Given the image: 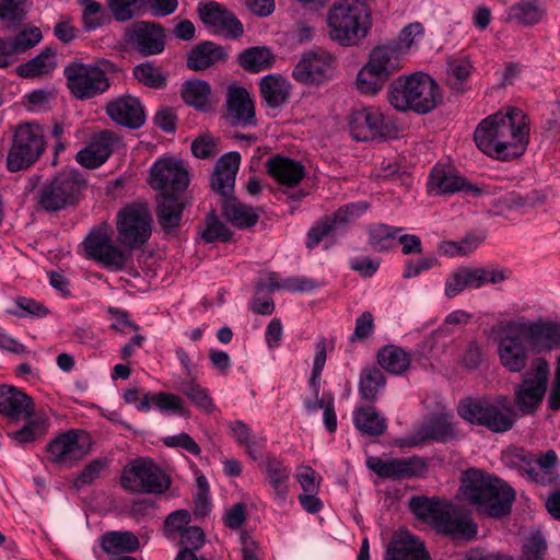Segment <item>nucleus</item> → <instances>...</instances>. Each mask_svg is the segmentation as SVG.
Returning a JSON list of instances; mask_svg holds the SVG:
<instances>
[{
    "instance_id": "e433bc0d",
    "label": "nucleus",
    "mask_w": 560,
    "mask_h": 560,
    "mask_svg": "<svg viewBox=\"0 0 560 560\" xmlns=\"http://www.w3.org/2000/svg\"><path fill=\"white\" fill-rule=\"evenodd\" d=\"M229 429L234 440L245 448L249 457L254 460L261 458L262 451L266 447L265 438L255 436L250 427L242 420L230 422Z\"/></svg>"
},
{
    "instance_id": "4d7b16f0",
    "label": "nucleus",
    "mask_w": 560,
    "mask_h": 560,
    "mask_svg": "<svg viewBox=\"0 0 560 560\" xmlns=\"http://www.w3.org/2000/svg\"><path fill=\"white\" fill-rule=\"evenodd\" d=\"M368 209V203L363 201L353 202L339 208L332 215H327L334 220L335 228L338 230L343 229L349 222L359 218Z\"/></svg>"
},
{
    "instance_id": "cd10ccee",
    "label": "nucleus",
    "mask_w": 560,
    "mask_h": 560,
    "mask_svg": "<svg viewBox=\"0 0 560 560\" xmlns=\"http://www.w3.org/2000/svg\"><path fill=\"white\" fill-rule=\"evenodd\" d=\"M0 413L12 419H30L34 416L33 399L13 386H0Z\"/></svg>"
},
{
    "instance_id": "dca6fc26",
    "label": "nucleus",
    "mask_w": 560,
    "mask_h": 560,
    "mask_svg": "<svg viewBox=\"0 0 560 560\" xmlns=\"http://www.w3.org/2000/svg\"><path fill=\"white\" fill-rule=\"evenodd\" d=\"M84 249L90 258L110 271L124 270L131 260L130 254L113 243L105 228H97L90 232L84 240Z\"/></svg>"
},
{
    "instance_id": "7c9ffc66",
    "label": "nucleus",
    "mask_w": 560,
    "mask_h": 560,
    "mask_svg": "<svg viewBox=\"0 0 560 560\" xmlns=\"http://www.w3.org/2000/svg\"><path fill=\"white\" fill-rule=\"evenodd\" d=\"M226 105L229 117L235 125H256L254 102L245 88L231 86L226 93Z\"/></svg>"
},
{
    "instance_id": "72a5a7b5",
    "label": "nucleus",
    "mask_w": 560,
    "mask_h": 560,
    "mask_svg": "<svg viewBox=\"0 0 560 560\" xmlns=\"http://www.w3.org/2000/svg\"><path fill=\"white\" fill-rule=\"evenodd\" d=\"M266 168L272 178L288 187L298 185L305 175L304 166L300 162L282 155L269 158Z\"/></svg>"
},
{
    "instance_id": "423d86ee",
    "label": "nucleus",
    "mask_w": 560,
    "mask_h": 560,
    "mask_svg": "<svg viewBox=\"0 0 560 560\" xmlns=\"http://www.w3.org/2000/svg\"><path fill=\"white\" fill-rule=\"evenodd\" d=\"M119 71L118 67L107 60L95 62H71L65 67L63 74L71 94L78 100H90L107 92L110 79Z\"/></svg>"
},
{
    "instance_id": "b1692460",
    "label": "nucleus",
    "mask_w": 560,
    "mask_h": 560,
    "mask_svg": "<svg viewBox=\"0 0 560 560\" xmlns=\"http://www.w3.org/2000/svg\"><path fill=\"white\" fill-rule=\"evenodd\" d=\"M198 12L201 21L214 27L218 34L226 37H237L243 33V25L236 16L214 1L200 4Z\"/></svg>"
},
{
    "instance_id": "20e7f679",
    "label": "nucleus",
    "mask_w": 560,
    "mask_h": 560,
    "mask_svg": "<svg viewBox=\"0 0 560 560\" xmlns=\"http://www.w3.org/2000/svg\"><path fill=\"white\" fill-rule=\"evenodd\" d=\"M441 100L436 82L425 73L399 77L389 86L388 102L399 112H432Z\"/></svg>"
},
{
    "instance_id": "0e129e2a",
    "label": "nucleus",
    "mask_w": 560,
    "mask_h": 560,
    "mask_svg": "<svg viewBox=\"0 0 560 560\" xmlns=\"http://www.w3.org/2000/svg\"><path fill=\"white\" fill-rule=\"evenodd\" d=\"M423 31L424 30L422 24L411 23L400 31L397 40L389 43L392 45L398 46L400 51L405 55L406 51L422 37Z\"/></svg>"
},
{
    "instance_id": "4c0bfd02",
    "label": "nucleus",
    "mask_w": 560,
    "mask_h": 560,
    "mask_svg": "<svg viewBox=\"0 0 560 560\" xmlns=\"http://www.w3.org/2000/svg\"><path fill=\"white\" fill-rule=\"evenodd\" d=\"M183 203L170 194H160L158 197L156 217L162 229L170 233L180 223Z\"/></svg>"
},
{
    "instance_id": "f257e3e1",
    "label": "nucleus",
    "mask_w": 560,
    "mask_h": 560,
    "mask_svg": "<svg viewBox=\"0 0 560 560\" xmlns=\"http://www.w3.org/2000/svg\"><path fill=\"white\" fill-rule=\"evenodd\" d=\"M530 122L526 113L505 106L483 118L474 132L477 148L486 155L508 161L524 154L529 143Z\"/></svg>"
},
{
    "instance_id": "e2e57ef3",
    "label": "nucleus",
    "mask_w": 560,
    "mask_h": 560,
    "mask_svg": "<svg viewBox=\"0 0 560 560\" xmlns=\"http://www.w3.org/2000/svg\"><path fill=\"white\" fill-rule=\"evenodd\" d=\"M337 232L334 220L327 215L319 220L307 233L306 246L312 249L316 247L326 236Z\"/></svg>"
},
{
    "instance_id": "393cba45",
    "label": "nucleus",
    "mask_w": 560,
    "mask_h": 560,
    "mask_svg": "<svg viewBox=\"0 0 560 560\" xmlns=\"http://www.w3.org/2000/svg\"><path fill=\"white\" fill-rule=\"evenodd\" d=\"M116 140V135L113 131H101L92 137L88 145L77 153V162L91 170L103 165L110 156Z\"/></svg>"
},
{
    "instance_id": "bb28decb",
    "label": "nucleus",
    "mask_w": 560,
    "mask_h": 560,
    "mask_svg": "<svg viewBox=\"0 0 560 560\" xmlns=\"http://www.w3.org/2000/svg\"><path fill=\"white\" fill-rule=\"evenodd\" d=\"M386 560H429L424 544L408 530L395 534L386 550Z\"/></svg>"
},
{
    "instance_id": "864d4df0",
    "label": "nucleus",
    "mask_w": 560,
    "mask_h": 560,
    "mask_svg": "<svg viewBox=\"0 0 560 560\" xmlns=\"http://www.w3.org/2000/svg\"><path fill=\"white\" fill-rule=\"evenodd\" d=\"M133 77L140 83L152 89H162L166 85L165 75L152 62H143L133 68Z\"/></svg>"
},
{
    "instance_id": "a878e982",
    "label": "nucleus",
    "mask_w": 560,
    "mask_h": 560,
    "mask_svg": "<svg viewBox=\"0 0 560 560\" xmlns=\"http://www.w3.org/2000/svg\"><path fill=\"white\" fill-rule=\"evenodd\" d=\"M130 42L143 56L161 54L165 47L163 28L150 22H138L130 33Z\"/></svg>"
},
{
    "instance_id": "c85d7f7f",
    "label": "nucleus",
    "mask_w": 560,
    "mask_h": 560,
    "mask_svg": "<svg viewBox=\"0 0 560 560\" xmlns=\"http://www.w3.org/2000/svg\"><path fill=\"white\" fill-rule=\"evenodd\" d=\"M40 39L42 33L37 27L23 30L13 37L0 38V68L13 63L20 54L34 47Z\"/></svg>"
},
{
    "instance_id": "f704fd0d",
    "label": "nucleus",
    "mask_w": 560,
    "mask_h": 560,
    "mask_svg": "<svg viewBox=\"0 0 560 560\" xmlns=\"http://www.w3.org/2000/svg\"><path fill=\"white\" fill-rule=\"evenodd\" d=\"M352 420L355 429L368 436H380L387 429L386 418L373 406L357 407Z\"/></svg>"
},
{
    "instance_id": "39448f33",
    "label": "nucleus",
    "mask_w": 560,
    "mask_h": 560,
    "mask_svg": "<svg viewBox=\"0 0 560 560\" xmlns=\"http://www.w3.org/2000/svg\"><path fill=\"white\" fill-rule=\"evenodd\" d=\"M370 12L363 0H342L327 13L329 37L341 46H353L369 32Z\"/></svg>"
},
{
    "instance_id": "f3484780",
    "label": "nucleus",
    "mask_w": 560,
    "mask_h": 560,
    "mask_svg": "<svg viewBox=\"0 0 560 560\" xmlns=\"http://www.w3.org/2000/svg\"><path fill=\"white\" fill-rule=\"evenodd\" d=\"M515 322L514 328L524 335L533 353L539 354L560 348V324L525 317L516 318Z\"/></svg>"
},
{
    "instance_id": "ddd939ff",
    "label": "nucleus",
    "mask_w": 560,
    "mask_h": 560,
    "mask_svg": "<svg viewBox=\"0 0 560 560\" xmlns=\"http://www.w3.org/2000/svg\"><path fill=\"white\" fill-rule=\"evenodd\" d=\"M515 319L498 325V349L500 364L510 373H520L526 366L530 349L524 335L514 328Z\"/></svg>"
},
{
    "instance_id": "338daca9",
    "label": "nucleus",
    "mask_w": 560,
    "mask_h": 560,
    "mask_svg": "<svg viewBox=\"0 0 560 560\" xmlns=\"http://www.w3.org/2000/svg\"><path fill=\"white\" fill-rule=\"evenodd\" d=\"M546 548L547 544L542 535L532 534L524 542L522 560H544Z\"/></svg>"
},
{
    "instance_id": "473e14b6",
    "label": "nucleus",
    "mask_w": 560,
    "mask_h": 560,
    "mask_svg": "<svg viewBox=\"0 0 560 560\" xmlns=\"http://www.w3.org/2000/svg\"><path fill=\"white\" fill-rule=\"evenodd\" d=\"M467 187L466 179L448 164L435 165L430 174L428 189L436 195L454 194Z\"/></svg>"
},
{
    "instance_id": "603ef678",
    "label": "nucleus",
    "mask_w": 560,
    "mask_h": 560,
    "mask_svg": "<svg viewBox=\"0 0 560 560\" xmlns=\"http://www.w3.org/2000/svg\"><path fill=\"white\" fill-rule=\"evenodd\" d=\"M30 5V0H0V20L11 27L23 20Z\"/></svg>"
},
{
    "instance_id": "f03ea898",
    "label": "nucleus",
    "mask_w": 560,
    "mask_h": 560,
    "mask_svg": "<svg viewBox=\"0 0 560 560\" xmlns=\"http://www.w3.org/2000/svg\"><path fill=\"white\" fill-rule=\"evenodd\" d=\"M460 493L477 510L491 517H500L511 510L514 490L499 478L470 468L463 474Z\"/></svg>"
},
{
    "instance_id": "ea45409f",
    "label": "nucleus",
    "mask_w": 560,
    "mask_h": 560,
    "mask_svg": "<svg viewBox=\"0 0 560 560\" xmlns=\"http://www.w3.org/2000/svg\"><path fill=\"white\" fill-rule=\"evenodd\" d=\"M140 546L138 537L128 530H113L105 533L101 538L104 552L112 556L136 551Z\"/></svg>"
},
{
    "instance_id": "3c124183",
    "label": "nucleus",
    "mask_w": 560,
    "mask_h": 560,
    "mask_svg": "<svg viewBox=\"0 0 560 560\" xmlns=\"http://www.w3.org/2000/svg\"><path fill=\"white\" fill-rule=\"evenodd\" d=\"M544 12V8L538 3L532 1H521L510 8L508 18L510 21L529 25L540 21Z\"/></svg>"
},
{
    "instance_id": "a19ab883",
    "label": "nucleus",
    "mask_w": 560,
    "mask_h": 560,
    "mask_svg": "<svg viewBox=\"0 0 560 560\" xmlns=\"http://www.w3.org/2000/svg\"><path fill=\"white\" fill-rule=\"evenodd\" d=\"M377 361L387 372L399 375L408 370L410 354L400 347L387 345L378 351Z\"/></svg>"
},
{
    "instance_id": "09e8293b",
    "label": "nucleus",
    "mask_w": 560,
    "mask_h": 560,
    "mask_svg": "<svg viewBox=\"0 0 560 560\" xmlns=\"http://www.w3.org/2000/svg\"><path fill=\"white\" fill-rule=\"evenodd\" d=\"M210 85L206 81H188L184 85L182 96L187 105L207 110L210 107Z\"/></svg>"
},
{
    "instance_id": "37998d69",
    "label": "nucleus",
    "mask_w": 560,
    "mask_h": 560,
    "mask_svg": "<svg viewBox=\"0 0 560 560\" xmlns=\"http://www.w3.org/2000/svg\"><path fill=\"white\" fill-rule=\"evenodd\" d=\"M223 214L228 221L240 229H247L255 225L259 219L258 211L236 200L225 203Z\"/></svg>"
},
{
    "instance_id": "9d476101",
    "label": "nucleus",
    "mask_w": 560,
    "mask_h": 560,
    "mask_svg": "<svg viewBox=\"0 0 560 560\" xmlns=\"http://www.w3.org/2000/svg\"><path fill=\"white\" fill-rule=\"evenodd\" d=\"M46 147L44 129L38 124H21L16 127L7 156V167L18 172L31 166L42 155Z\"/></svg>"
},
{
    "instance_id": "4468645a",
    "label": "nucleus",
    "mask_w": 560,
    "mask_h": 560,
    "mask_svg": "<svg viewBox=\"0 0 560 560\" xmlns=\"http://www.w3.org/2000/svg\"><path fill=\"white\" fill-rule=\"evenodd\" d=\"M349 127L352 137L358 141L396 138L398 135V128L394 120L385 117L376 107L353 110L350 115Z\"/></svg>"
},
{
    "instance_id": "bf43d9fd",
    "label": "nucleus",
    "mask_w": 560,
    "mask_h": 560,
    "mask_svg": "<svg viewBox=\"0 0 560 560\" xmlns=\"http://www.w3.org/2000/svg\"><path fill=\"white\" fill-rule=\"evenodd\" d=\"M232 233L229 228L222 223L215 214H209L206 219V229L201 234V237L207 243L215 241L226 242L231 238Z\"/></svg>"
},
{
    "instance_id": "5fc2aeb1",
    "label": "nucleus",
    "mask_w": 560,
    "mask_h": 560,
    "mask_svg": "<svg viewBox=\"0 0 560 560\" xmlns=\"http://www.w3.org/2000/svg\"><path fill=\"white\" fill-rule=\"evenodd\" d=\"M26 423L22 429L9 433V436L18 444L24 445L33 442L36 438L43 435L46 432L47 420L45 418L38 419H25Z\"/></svg>"
},
{
    "instance_id": "1a4fd4ad",
    "label": "nucleus",
    "mask_w": 560,
    "mask_h": 560,
    "mask_svg": "<svg viewBox=\"0 0 560 560\" xmlns=\"http://www.w3.org/2000/svg\"><path fill=\"white\" fill-rule=\"evenodd\" d=\"M83 187L84 180L77 171H62L39 187L37 205L48 212L59 211L74 205Z\"/></svg>"
},
{
    "instance_id": "6e6552de",
    "label": "nucleus",
    "mask_w": 560,
    "mask_h": 560,
    "mask_svg": "<svg viewBox=\"0 0 560 560\" xmlns=\"http://www.w3.org/2000/svg\"><path fill=\"white\" fill-rule=\"evenodd\" d=\"M404 54L390 43L378 45L370 52L369 61L357 77V86L364 94H376L401 67Z\"/></svg>"
},
{
    "instance_id": "8fccbe9b",
    "label": "nucleus",
    "mask_w": 560,
    "mask_h": 560,
    "mask_svg": "<svg viewBox=\"0 0 560 560\" xmlns=\"http://www.w3.org/2000/svg\"><path fill=\"white\" fill-rule=\"evenodd\" d=\"M238 61L244 69L259 72L271 66L272 55L265 47H250L240 54Z\"/></svg>"
},
{
    "instance_id": "052dcab7",
    "label": "nucleus",
    "mask_w": 560,
    "mask_h": 560,
    "mask_svg": "<svg viewBox=\"0 0 560 560\" xmlns=\"http://www.w3.org/2000/svg\"><path fill=\"white\" fill-rule=\"evenodd\" d=\"M151 405L165 413L182 415L184 411L183 399L179 396L170 393H158L152 395L150 400V406Z\"/></svg>"
},
{
    "instance_id": "c03bdc74",
    "label": "nucleus",
    "mask_w": 560,
    "mask_h": 560,
    "mask_svg": "<svg viewBox=\"0 0 560 560\" xmlns=\"http://www.w3.org/2000/svg\"><path fill=\"white\" fill-rule=\"evenodd\" d=\"M386 380L377 368H365L359 380V393L362 399L375 401L380 392L385 387Z\"/></svg>"
},
{
    "instance_id": "774afa93",
    "label": "nucleus",
    "mask_w": 560,
    "mask_h": 560,
    "mask_svg": "<svg viewBox=\"0 0 560 560\" xmlns=\"http://www.w3.org/2000/svg\"><path fill=\"white\" fill-rule=\"evenodd\" d=\"M480 273V288L486 284H499L508 280L512 276L509 268L500 267L498 265H489L479 267Z\"/></svg>"
},
{
    "instance_id": "7ed1b4c3",
    "label": "nucleus",
    "mask_w": 560,
    "mask_h": 560,
    "mask_svg": "<svg viewBox=\"0 0 560 560\" xmlns=\"http://www.w3.org/2000/svg\"><path fill=\"white\" fill-rule=\"evenodd\" d=\"M409 509L415 517L438 532L455 538L471 539L477 535V525L462 510L435 498L412 497Z\"/></svg>"
},
{
    "instance_id": "2f4dec72",
    "label": "nucleus",
    "mask_w": 560,
    "mask_h": 560,
    "mask_svg": "<svg viewBox=\"0 0 560 560\" xmlns=\"http://www.w3.org/2000/svg\"><path fill=\"white\" fill-rule=\"evenodd\" d=\"M265 471L272 489L271 498L279 506H284L289 494L290 467L281 459L268 456L265 460Z\"/></svg>"
},
{
    "instance_id": "2eb2a0df",
    "label": "nucleus",
    "mask_w": 560,
    "mask_h": 560,
    "mask_svg": "<svg viewBox=\"0 0 560 560\" xmlns=\"http://www.w3.org/2000/svg\"><path fill=\"white\" fill-rule=\"evenodd\" d=\"M549 374V364L545 359L533 360L530 371L524 374L522 383L515 389V404L523 413L533 412L541 402Z\"/></svg>"
},
{
    "instance_id": "c756f323",
    "label": "nucleus",
    "mask_w": 560,
    "mask_h": 560,
    "mask_svg": "<svg viewBox=\"0 0 560 560\" xmlns=\"http://www.w3.org/2000/svg\"><path fill=\"white\" fill-rule=\"evenodd\" d=\"M241 164V154L231 151L222 155L211 175V186L214 191L228 196L233 191L236 174Z\"/></svg>"
},
{
    "instance_id": "13d9d810",
    "label": "nucleus",
    "mask_w": 560,
    "mask_h": 560,
    "mask_svg": "<svg viewBox=\"0 0 560 560\" xmlns=\"http://www.w3.org/2000/svg\"><path fill=\"white\" fill-rule=\"evenodd\" d=\"M191 516L186 510L172 512L164 522V532L170 539H175L184 530L189 528Z\"/></svg>"
},
{
    "instance_id": "a18cd8bd",
    "label": "nucleus",
    "mask_w": 560,
    "mask_h": 560,
    "mask_svg": "<svg viewBox=\"0 0 560 560\" xmlns=\"http://www.w3.org/2000/svg\"><path fill=\"white\" fill-rule=\"evenodd\" d=\"M401 231V228L376 223L368 228V242L374 250L384 252L394 247Z\"/></svg>"
},
{
    "instance_id": "69168bd1",
    "label": "nucleus",
    "mask_w": 560,
    "mask_h": 560,
    "mask_svg": "<svg viewBox=\"0 0 560 560\" xmlns=\"http://www.w3.org/2000/svg\"><path fill=\"white\" fill-rule=\"evenodd\" d=\"M15 305L18 311L14 314L19 317H45L48 314V308L44 304L31 298L20 296L15 300Z\"/></svg>"
},
{
    "instance_id": "412c9836",
    "label": "nucleus",
    "mask_w": 560,
    "mask_h": 560,
    "mask_svg": "<svg viewBox=\"0 0 560 560\" xmlns=\"http://www.w3.org/2000/svg\"><path fill=\"white\" fill-rule=\"evenodd\" d=\"M189 176L186 166L174 158H163L151 167V186L161 194L183 191L187 188Z\"/></svg>"
},
{
    "instance_id": "a211bd4d",
    "label": "nucleus",
    "mask_w": 560,
    "mask_h": 560,
    "mask_svg": "<svg viewBox=\"0 0 560 560\" xmlns=\"http://www.w3.org/2000/svg\"><path fill=\"white\" fill-rule=\"evenodd\" d=\"M46 451L51 463L69 468L89 453V442L83 432L70 430L50 441Z\"/></svg>"
},
{
    "instance_id": "6ab92c4d",
    "label": "nucleus",
    "mask_w": 560,
    "mask_h": 560,
    "mask_svg": "<svg viewBox=\"0 0 560 560\" xmlns=\"http://www.w3.org/2000/svg\"><path fill=\"white\" fill-rule=\"evenodd\" d=\"M366 467L383 479H411L422 476L425 471V463L418 456L407 458L368 456Z\"/></svg>"
},
{
    "instance_id": "9b49d317",
    "label": "nucleus",
    "mask_w": 560,
    "mask_h": 560,
    "mask_svg": "<svg viewBox=\"0 0 560 560\" xmlns=\"http://www.w3.org/2000/svg\"><path fill=\"white\" fill-rule=\"evenodd\" d=\"M152 222L145 206L133 203L124 207L116 215L117 242L129 250L140 248L151 236Z\"/></svg>"
},
{
    "instance_id": "0eeeda50",
    "label": "nucleus",
    "mask_w": 560,
    "mask_h": 560,
    "mask_svg": "<svg viewBox=\"0 0 560 560\" xmlns=\"http://www.w3.org/2000/svg\"><path fill=\"white\" fill-rule=\"evenodd\" d=\"M459 416L467 422L482 425L494 433H503L513 428L515 411L504 396L467 398L458 405Z\"/></svg>"
},
{
    "instance_id": "79ce46f5",
    "label": "nucleus",
    "mask_w": 560,
    "mask_h": 560,
    "mask_svg": "<svg viewBox=\"0 0 560 560\" xmlns=\"http://www.w3.org/2000/svg\"><path fill=\"white\" fill-rule=\"evenodd\" d=\"M177 389L200 410L207 413H212L215 410V405L209 390L201 386L195 377L179 381Z\"/></svg>"
},
{
    "instance_id": "f8f14e48",
    "label": "nucleus",
    "mask_w": 560,
    "mask_h": 560,
    "mask_svg": "<svg viewBox=\"0 0 560 560\" xmlns=\"http://www.w3.org/2000/svg\"><path fill=\"white\" fill-rule=\"evenodd\" d=\"M170 485L168 476L150 458H137L121 472L122 488L133 493H163Z\"/></svg>"
},
{
    "instance_id": "58836bf2",
    "label": "nucleus",
    "mask_w": 560,
    "mask_h": 560,
    "mask_svg": "<svg viewBox=\"0 0 560 560\" xmlns=\"http://www.w3.org/2000/svg\"><path fill=\"white\" fill-rule=\"evenodd\" d=\"M222 47L211 42L197 45L188 55L187 67L191 70H205L225 59Z\"/></svg>"
},
{
    "instance_id": "de8ad7c7",
    "label": "nucleus",
    "mask_w": 560,
    "mask_h": 560,
    "mask_svg": "<svg viewBox=\"0 0 560 560\" xmlns=\"http://www.w3.org/2000/svg\"><path fill=\"white\" fill-rule=\"evenodd\" d=\"M259 287L266 288L267 290L273 291H288V292H305L315 288V283L312 279L305 277H288L279 280V276L276 272H269L264 284Z\"/></svg>"
},
{
    "instance_id": "aec40b11",
    "label": "nucleus",
    "mask_w": 560,
    "mask_h": 560,
    "mask_svg": "<svg viewBox=\"0 0 560 560\" xmlns=\"http://www.w3.org/2000/svg\"><path fill=\"white\" fill-rule=\"evenodd\" d=\"M336 68V58L324 49L305 52L293 70V78L301 83L320 84L330 79Z\"/></svg>"
},
{
    "instance_id": "4be33fe9",
    "label": "nucleus",
    "mask_w": 560,
    "mask_h": 560,
    "mask_svg": "<svg viewBox=\"0 0 560 560\" xmlns=\"http://www.w3.org/2000/svg\"><path fill=\"white\" fill-rule=\"evenodd\" d=\"M456 435L457 432L452 422V417L447 413H440L424 421L410 435L401 439L399 446L416 447L431 440L445 443L455 439Z\"/></svg>"
},
{
    "instance_id": "6e6d98bb",
    "label": "nucleus",
    "mask_w": 560,
    "mask_h": 560,
    "mask_svg": "<svg viewBox=\"0 0 560 560\" xmlns=\"http://www.w3.org/2000/svg\"><path fill=\"white\" fill-rule=\"evenodd\" d=\"M558 460L557 453L553 450H549L537 458L536 467L532 468L530 472H535L537 477L540 475L539 481L550 482L555 479Z\"/></svg>"
},
{
    "instance_id": "680f3d73",
    "label": "nucleus",
    "mask_w": 560,
    "mask_h": 560,
    "mask_svg": "<svg viewBox=\"0 0 560 560\" xmlns=\"http://www.w3.org/2000/svg\"><path fill=\"white\" fill-rule=\"evenodd\" d=\"M142 0H108V7L117 21L131 20L140 8Z\"/></svg>"
},
{
    "instance_id": "49530a36",
    "label": "nucleus",
    "mask_w": 560,
    "mask_h": 560,
    "mask_svg": "<svg viewBox=\"0 0 560 560\" xmlns=\"http://www.w3.org/2000/svg\"><path fill=\"white\" fill-rule=\"evenodd\" d=\"M56 68L55 51L47 48L30 61L16 68L18 73L23 78H32L50 73Z\"/></svg>"
},
{
    "instance_id": "5701e85b",
    "label": "nucleus",
    "mask_w": 560,
    "mask_h": 560,
    "mask_svg": "<svg viewBox=\"0 0 560 560\" xmlns=\"http://www.w3.org/2000/svg\"><path fill=\"white\" fill-rule=\"evenodd\" d=\"M105 109L115 124L129 129H138L145 122L141 102L131 95L118 96L109 101Z\"/></svg>"
},
{
    "instance_id": "c9c22d12",
    "label": "nucleus",
    "mask_w": 560,
    "mask_h": 560,
    "mask_svg": "<svg viewBox=\"0 0 560 560\" xmlns=\"http://www.w3.org/2000/svg\"><path fill=\"white\" fill-rule=\"evenodd\" d=\"M259 88L268 107L280 108L289 98L291 84L282 75L268 74L261 78Z\"/></svg>"
}]
</instances>
